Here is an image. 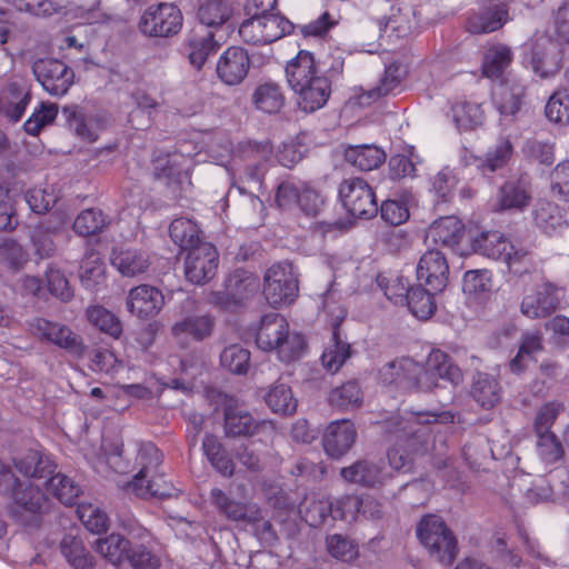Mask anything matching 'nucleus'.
Returning a JSON list of instances; mask_svg holds the SVG:
<instances>
[{"label":"nucleus","instance_id":"obj_38","mask_svg":"<svg viewBox=\"0 0 569 569\" xmlns=\"http://www.w3.org/2000/svg\"><path fill=\"white\" fill-rule=\"evenodd\" d=\"M531 200V196L526 184L520 180L505 182L497 198V204L500 210H522Z\"/></svg>","mask_w":569,"mask_h":569},{"label":"nucleus","instance_id":"obj_33","mask_svg":"<svg viewBox=\"0 0 569 569\" xmlns=\"http://www.w3.org/2000/svg\"><path fill=\"white\" fill-rule=\"evenodd\" d=\"M345 159L361 171H371L386 161V153L376 144L349 146L345 150Z\"/></svg>","mask_w":569,"mask_h":569},{"label":"nucleus","instance_id":"obj_3","mask_svg":"<svg viewBox=\"0 0 569 569\" xmlns=\"http://www.w3.org/2000/svg\"><path fill=\"white\" fill-rule=\"evenodd\" d=\"M256 345L262 351H276L283 362L299 358L305 348V339L297 332H290L287 319L277 312L261 317L256 332Z\"/></svg>","mask_w":569,"mask_h":569},{"label":"nucleus","instance_id":"obj_6","mask_svg":"<svg viewBox=\"0 0 569 569\" xmlns=\"http://www.w3.org/2000/svg\"><path fill=\"white\" fill-rule=\"evenodd\" d=\"M260 290L259 277L246 269H236L224 280L223 289L212 292L210 302L223 310H236L246 306Z\"/></svg>","mask_w":569,"mask_h":569},{"label":"nucleus","instance_id":"obj_1","mask_svg":"<svg viewBox=\"0 0 569 569\" xmlns=\"http://www.w3.org/2000/svg\"><path fill=\"white\" fill-rule=\"evenodd\" d=\"M438 415L432 411L405 412L391 416L385 422V432L396 446L389 449V467L396 471L407 472L411 469V453L419 452L427 443L428 425L436 422Z\"/></svg>","mask_w":569,"mask_h":569},{"label":"nucleus","instance_id":"obj_29","mask_svg":"<svg viewBox=\"0 0 569 569\" xmlns=\"http://www.w3.org/2000/svg\"><path fill=\"white\" fill-rule=\"evenodd\" d=\"M214 326L216 319L210 313L194 315L176 322L171 332L177 339L191 338L194 341H202L212 335Z\"/></svg>","mask_w":569,"mask_h":569},{"label":"nucleus","instance_id":"obj_21","mask_svg":"<svg viewBox=\"0 0 569 569\" xmlns=\"http://www.w3.org/2000/svg\"><path fill=\"white\" fill-rule=\"evenodd\" d=\"M422 378H428L430 382L428 386H425L427 392L438 387L439 379L449 381L452 385H459L462 381V372L446 352L433 349L429 353L426 365H423Z\"/></svg>","mask_w":569,"mask_h":569},{"label":"nucleus","instance_id":"obj_63","mask_svg":"<svg viewBox=\"0 0 569 569\" xmlns=\"http://www.w3.org/2000/svg\"><path fill=\"white\" fill-rule=\"evenodd\" d=\"M58 116V106L54 103L40 104L23 124L24 131L30 136H38L48 124L52 123Z\"/></svg>","mask_w":569,"mask_h":569},{"label":"nucleus","instance_id":"obj_50","mask_svg":"<svg viewBox=\"0 0 569 569\" xmlns=\"http://www.w3.org/2000/svg\"><path fill=\"white\" fill-rule=\"evenodd\" d=\"M512 154V144L509 140H500L492 149L488 150L486 158H476L475 166L482 172H495L505 167Z\"/></svg>","mask_w":569,"mask_h":569},{"label":"nucleus","instance_id":"obj_54","mask_svg":"<svg viewBox=\"0 0 569 569\" xmlns=\"http://www.w3.org/2000/svg\"><path fill=\"white\" fill-rule=\"evenodd\" d=\"M47 489L61 503L71 506L76 502L80 493V487L71 478L66 475L57 473L47 481Z\"/></svg>","mask_w":569,"mask_h":569},{"label":"nucleus","instance_id":"obj_13","mask_svg":"<svg viewBox=\"0 0 569 569\" xmlns=\"http://www.w3.org/2000/svg\"><path fill=\"white\" fill-rule=\"evenodd\" d=\"M181 27V11L172 3L149 7L139 22L141 32L150 37H170L178 33Z\"/></svg>","mask_w":569,"mask_h":569},{"label":"nucleus","instance_id":"obj_28","mask_svg":"<svg viewBox=\"0 0 569 569\" xmlns=\"http://www.w3.org/2000/svg\"><path fill=\"white\" fill-rule=\"evenodd\" d=\"M526 86L519 79H507L493 91V103L500 114L515 116L523 104Z\"/></svg>","mask_w":569,"mask_h":569},{"label":"nucleus","instance_id":"obj_48","mask_svg":"<svg viewBox=\"0 0 569 569\" xmlns=\"http://www.w3.org/2000/svg\"><path fill=\"white\" fill-rule=\"evenodd\" d=\"M169 234L172 241L186 251L203 243L199 238L198 226L190 219L179 218L173 220L169 227Z\"/></svg>","mask_w":569,"mask_h":569},{"label":"nucleus","instance_id":"obj_40","mask_svg":"<svg viewBox=\"0 0 569 569\" xmlns=\"http://www.w3.org/2000/svg\"><path fill=\"white\" fill-rule=\"evenodd\" d=\"M131 541L119 533H111L99 538L94 542V550L114 566L126 563Z\"/></svg>","mask_w":569,"mask_h":569},{"label":"nucleus","instance_id":"obj_5","mask_svg":"<svg viewBox=\"0 0 569 569\" xmlns=\"http://www.w3.org/2000/svg\"><path fill=\"white\" fill-rule=\"evenodd\" d=\"M162 453L152 442H142L137 455L140 470L128 483L127 490L137 497H162L167 492L161 488V476L158 468L162 463Z\"/></svg>","mask_w":569,"mask_h":569},{"label":"nucleus","instance_id":"obj_57","mask_svg":"<svg viewBox=\"0 0 569 569\" xmlns=\"http://www.w3.org/2000/svg\"><path fill=\"white\" fill-rule=\"evenodd\" d=\"M402 69L397 63H391L386 67L382 77L379 79L377 86L369 90L368 96L371 99H379L381 97L395 93L402 82Z\"/></svg>","mask_w":569,"mask_h":569},{"label":"nucleus","instance_id":"obj_20","mask_svg":"<svg viewBox=\"0 0 569 569\" xmlns=\"http://www.w3.org/2000/svg\"><path fill=\"white\" fill-rule=\"evenodd\" d=\"M340 476L347 482L373 488L382 485L390 472L383 459H360L342 468Z\"/></svg>","mask_w":569,"mask_h":569},{"label":"nucleus","instance_id":"obj_11","mask_svg":"<svg viewBox=\"0 0 569 569\" xmlns=\"http://www.w3.org/2000/svg\"><path fill=\"white\" fill-rule=\"evenodd\" d=\"M339 198L355 218L370 219L378 213L376 194L362 178L345 179L339 186Z\"/></svg>","mask_w":569,"mask_h":569},{"label":"nucleus","instance_id":"obj_56","mask_svg":"<svg viewBox=\"0 0 569 569\" xmlns=\"http://www.w3.org/2000/svg\"><path fill=\"white\" fill-rule=\"evenodd\" d=\"M328 401L332 407L348 409L359 407L362 401V392L357 381H348L332 389Z\"/></svg>","mask_w":569,"mask_h":569},{"label":"nucleus","instance_id":"obj_22","mask_svg":"<svg viewBox=\"0 0 569 569\" xmlns=\"http://www.w3.org/2000/svg\"><path fill=\"white\" fill-rule=\"evenodd\" d=\"M244 161V176L253 182H261L272 160V147L268 141H246L239 146Z\"/></svg>","mask_w":569,"mask_h":569},{"label":"nucleus","instance_id":"obj_36","mask_svg":"<svg viewBox=\"0 0 569 569\" xmlns=\"http://www.w3.org/2000/svg\"><path fill=\"white\" fill-rule=\"evenodd\" d=\"M513 54L511 49L502 43L490 46L482 59V74L487 78L499 79L506 69L512 62Z\"/></svg>","mask_w":569,"mask_h":569},{"label":"nucleus","instance_id":"obj_32","mask_svg":"<svg viewBox=\"0 0 569 569\" xmlns=\"http://www.w3.org/2000/svg\"><path fill=\"white\" fill-rule=\"evenodd\" d=\"M463 236L462 222L453 216L441 217L432 222L427 232V238L436 244L455 247Z\"/></svg>","mask_w":569,"mask_h":569},{"label":"nucleus","instance_id":"obj_27","mask_svg":"<svg viewBox=\"0 0 569 569\" xmlns=\"http://www.w3.org/2000/svg\"><path fill=\"white\" fill-rule=\"evenodd\" d=\"M211 30L200 27L194 29L186 41L187 56L190 64L200 70L208 58L219 49Z\"/></svg>","mask_w":569,"mask_h":569},{"label":"nucleus","instance_id":"obj_37","mask_svg":"<svg viewBox=\"0 0 569 569\" xmlns=\"http://www.w3.org/2000/svg\"><path fill=\"white\" fill-rule=\"evenodd\" d=\"M510 244L499 231H483L471 242L475 252L500 261H503Z\"/></svg>","mask_w":569,"mask_h":569},{"label":"nucleus","instance_id":"obj_12","mask_svg":"<svg viewBox=\"0 0 569 569\" xmlns=\"http://www.w3.org/2000/svg\"><path fill=\"white\" fill-rule=\"evenodd\" d=\"M562 298L563 289L557 283L545 280L533 292L522 298L520 312L529 319L548 318L559 309Z\"/></svg>","mask_w":569,"mask_h":569},{"label":"nucleus","instance_id":"obj_46","mask_svg":"<svg viewBox=\"0 0 569 569\" xmlns=\"http://www.w3.org/2000/svg\"><path fill=\"white\" fill-rule=\"evenodd\" d=\"M472 398L485 409L492 408L500 399L498 381L488 373H477L471 389Z\"/></svg>","mask_w":569,"mask_h":569},{"label":"nucleus","instance_id":"obj_31","mask_svg":"<svg viewBox=\"0 0 569 569\" xmlns=\"http://www.w3.org/2000/svg\"><path fill=\"white\" fill-rule=\"evenodd\" d=\"M533 220L536 226L549 236L560 233L567 227L562 208L551 201L540 200L537 202Z\"/></svg>","mask_w":569,"mask_h":569},{"label":"nucleus","instance_id":"obj_62","mask_svg":"<svg viewBox=\"0 0 569 569\" xmlns=\"http://www.w3.org/2000/svg\"><path fill=\"white\" fill-rule=\"evenodd\" d=\"M377 283L383 291L385 296L395 303L401 302L407 298V292L410 287L408 280L398 274H385L380 273L377 276Z\"/></svg>","mask_w":569,"mask_h":569},{"label":"nucleus","instance_id":"obj_7","mask_svg":"<svg viewBox=\"0 0 569 569\" xmlns=\"http://www.w3.org/2000/svg\"><path fill=\"white\" fill-rule=\"evenodd\" d=\"M423 365L401 358L386 363L379 370L380 382L391 390L401 392H426L425 386L430 382L422 378Z\"/></svg>","mask_w":569,"mask_h":569},{"label":"nucleus","instance_id":"obj_10","mask_svg":"<svg viewBox=\"0 0 569 569\" xmlns=\"http://www.w3.org/2000/svg\"><path fill=\"white\" fill-rule=\"evenodd\" d=\"M263 282L264 297L272 307L289 305L298 296V278L288 262L272 264L266 271Z\"/></svg>","mask_w":569,"mask_h":569},{"label":"nucleus","instance_id":"obj_60","mask_svg":"<svg viewBox=\"0 0 569 569\" xmlns=\"http://www.w3.org/2000/svg\"><path fill=\"white\" fill-rule=\"evenodd\" d=\"M547 118L561 124L569 123V84L550 97L545 109Z\"/></svg>","mask_w":569,"mask_h":569},{"label":"nucleus","instance_id":"obj_14","mask_svg":"<svg viewBox=\"0 0 569 569\" xmlns=\"http://www.w3.org/2000/svg\"><path fill=\"white\" fill-rule=\"evenodd\" d=\"M219 254L209 242L199 243L188 251L184 259V274L188 281L203 284L210 281L217 272Z\"/></svg>","mask_w":569,"mask_h":569},{"label":"nucleus","instance_id":"obj_43","mask_svg":"<svg viewBox=\"0 0 569 569\" xmlns=\"http://www.w3.org/2000/svg\"><path fill=\"white\" fill-rule=\"evenodd\" d=\"M11 498L16 508L32 515L40 513L47 501L41 489L30 482H20Z\"/></svg>","mask_w":569,"mask_h":569},{"label":"nucleus","instance_id":"obj_24","mask_svg":"<svg viewBox=\"0 0 569 569\" xmlns=\"http://www.w3.org/2000/svg\"><path fill=\"white\" fill-rule=\"evenodd\" d=\"M356 438L357 431L350 420L332 421L322 438L323 449L329 457L340 459L352 448Z\"/></svg>","mask_w":569,"mask_h":569},{"label":"nucleus","instance_id":"obj_25","mask_svg":"<svg viewBox=\"0 0 569 569\" xmlns=\"http://www.w3.org/2000/svg\"><path fill=\"white\" fill-rule=\"evenodd\" d=\"M61 114L68 128L79 139L87 142L97 141L103 129V120L94 114H84L77 106H66Z\"/></svg>","mask_w":569,"mask_h":569},{"label":"nucleus","instance_id":"obj_4","mask_svg":"<svg viewBox=\"0 0 569 569\" xmlns=\"http://www.w3.org/2000/svg\"><path fill=\"white\" fill-rule=\"evenodd\" d=\"M417 536L430 556L443 565H451L457 555V541L441 517L427 515L417 525Z\"/></svg>","mask_w":569,"mask_h":569},{"label":"nucleus","instance_id":"obj_58","mask_svg":"<svg viewBox=\"0 0 569 569\" xmlns=\"http://www.w3.org/2000/svg\"><path fill=\"white\" fill-rule=\"evenodd\" d=\"M250 362V352L240 345L226 347L220 355V363L232 373H247Z\"/></svg>","mask_w":569,"mask_h":569},{"label":"nucleus","instance_id":"obj_23","mask_svg":"<svg viewBox=\"0 0 569 569\" xmlns=\"http://www.w3.org/2000/svg\"><path fill=\"white\" fill-rule=\"evenodd\" d=\"M164 306L162 292L150 284L132 288L127 297V308L130 313L140 319L154 317Z\"/></svg>","mask_w":569,"mask_h":569},{"label":"nucleus","instance_id":"obj_15","mask_svg":"<svg viewBox=\"0 0 569 569\" xmlns=\"http://www.w3.org/2000/svg\"><path fill=\"white\" fill-rule=\"evenodd\" d=\"M32 70L42 88L51 96H64L73 83V70L57 59L38 60Z\"/></svg>","mask_w":569,"mask_h":569},{"label":"nucleus","instance_id":"obj_47","mask_svg":"<svg viewBox=\"0 0 569 569\" xmlns=\"http://www.w3.org/2000/svg\"><path fill=\"white\" fill-rule=\"evenodd\" d=\"M435 293L437 292L429 287H410L406 301L411 313L419 319H429L436 310Z\"/></svg>","mask_w":569,"mask_h":569},{"label":"nucleus","instance_id":"obj_44","mask_svg":"<svg viewBox=\"0 0 569 569\" xmlns=\"http://www.w3.org/2000/svg\"><path fill=\"white\" fill-rule=\"evenodd\" d=\"M350 357V345L340 338L338 325L333 327L332 338L321 356L322 366L330 372H337Z\"/></svg>","mask_w":569,"mask_h":569},{"label":"nucleus","instance_id":"obj_59","mask_svg":"<svg viewBox=\"0 0 569 569\" xmlns=\"http://www.w3.org/2000/svg\"><path fill=\"white\" fill-rule=\"evenodd\" d=\"M76 511L78 518L89 531L101 533L108 530L109 518L99 507L91 503H80Z\"/></svg>","mask_w":569,"mask_h":569},{"label":"nucleus","instance_id":"obj_16","mask_svg":"<svg viewBox=\"0 0 569 569\" xmlns=\"http://www.w3.org/2000/svg\"><path fill=\"white\" fill-rule=\"evenodd\" d=\"M509 20V10L500 0H482L477 10L469 12L466 28L473 34L490 33L501 29Z\"/></svg>","mask_w":569,"mask_h":569},{"label":"nucleus","instance_id":"obj_2","mask_svg":"<svg viewBox=\"0 0 569 569\" xmlns=\"http://www.w3.org/2000/svg\"><path fill=\"white\" fill-rule=\"evenodd\" d=\"M286 77L290 88L297 94L298 107L311 113L323 108L331 94V81L318 70L310 51L300 50L288 62Z\"/></svg>","mask_w":569,"mask_h":569},{"label":"nucleus","instance_id":"obj_35","mask_svg":"<svg viewBox=\"0 0 569 569\" xmlns=\"http://www.w3.org/2000/svg\"><path fill=\"white\" fill-rule=\"evenodd\" d=\"M271 441L272 439H266L264 437H260L258 440H251L237 450V460L248 471L252 473L261 472L266 467V455Z\"/></svg>","mask_w":569,"mask_h":569},{"label":"nucleus","instance_id":"obj_55","mask_svg":"<svg viewBox=\"0 0 569 569\" xmlns=\"http://www.w3.org/2000/svg\"><path fill=\"white\" fill-rule=\"evenodd\" d=\"M87 317L90 323L113 338H118L122 333V325L119 318L101 306L88 308Z\"/></svg>","mask_w":569,"mask_h":569},{"label":"nucleus","instance_id":"obj_49","mask_svg":"<svg viewBox=\"0 0 569 569\" xmlns=\"http://www.w3.org/2000/svg\"><path fill=\"white\" fill-rule=\"evenodd\" d=\"M79 277L82 286L89 290H93L104 277V263L101 260L99 252L89 250L83 256Z\"/></svg>","mask_w":569,"mask_h":569},{"label":"nucleus","instance_id":"obj_53","mask_svg":"<svg viewBox=\"0 0 569 569\" xmlns=\"http://www.w3.org/2000/svg\"><path fill=\"white\" fill-rule=\"evenodd\" d=\"M109 224L108 217L100 209H86L78 214L73 230L83 237L101 232Z\"/></svg>","mask_w":569,"mask_h":569},{"label":"nucleus","instance_id":"obj_42","mask_svg":"<svg viewBox=\"0 0 569 569\" xmlns=\"http://www.w3.org/2000/svg\"><path fill=\"white\" fill-rule=\"evenodd\" d=\"M60 550L68 563L74 569H92L94 559L86 549L82 540L72 535H66L60 543Z\"/></svg>","mask_w":569,"mask_h":569},{"label":"nucleus","instance_id":"obj_18","mask_svg":"<svg viewBox=\"0 0 569 569\" xmlns=\"http://www.w3.org/2000/svg\"><path fill=\"white\" fill-rule=\"evenodd\" d=\"M30 328L41 339L52 342L71 353L81 355L83 351L81 338L68 326L37 317L31 320Z\"/></svg>","mask_w":569,"mask_h":569},{"label":"nucleus","instance_id":"obj_34","mask_svg":"<svg viewBox=\"0 0 569 569\" xmlns=\"http://www.w3.org/2000/svg\"><path fill=\"white\" fill-rule=\"evenodd\" d=\"M508 270L517 277H525L540 270V261L529 248L511 243L503 261Z\"/></svg>","mask_w":569,"mask_h":569},{"label":"nucleus","instance_id":"obj_19","mask_svg":"<svg viewBox=\"0 0 569 569\" xmlns=\"http://www.w3.org/2000/svg\"><path fill=\"white\" fill-rule=\"evenodd\" d=\"M417 278L426 287L441 292L448 284L449 264L446 256L436 249L426 251L417 266Z\"/></svg>","mask_w":569,"mask_h":569},{"label":"nucleus","instance_id":"obj_52","mask_svg":"<svg viewBox=\"0 0 569 569\" xmlns=\"http://www.w3.org/2000/svg\"><path fill=\"white\" fill-rule=\"evenodd\" d=\"M266 403L274 413L292 415L298 402L291 388L284 383H279L273 386L266 395Z\"/></svg>","mask_w":569,"mask_h":569},{"label":"nucleus","instance_id":"obj_51","mask_svg":"<svg viewBox=\"0 0 569 569\" xmlns=\"http://www.w3.org/2000/svg\"><path fill=\"white\" fill-rule=\"evenodd\" d=\"M549 44L545 51H540V44L533 49L531 57L532 70L540 78H549L559 70V61L556 53L557 47L550 40H546Z\"/></svg>","mask_w":569,"mask_h":569},{"label":"nucleus","instance_id":"obj_39","mask_svg":"<svg viewBox=\"0 0 569 569\" xmlns=\"http://www.w3.org/2000/svg\"><path fill=\"white\" fill-rule=\"evenodd\" d=\"M111 262L126 277H136L144 273L150 266L148 254L137 249L113 252Z\"/></svg>","mask_w":569,"mask_h":569},{"label":"nucleus","instance_id":"obj_9","mask_svg":"<svg viewBox=\"0 0 569 569\" xmlns=\"http://www.w3.org/2000/svg\"><path fill=\"white\" fill-rule=\"evenodd\" d=\"M223 430L229 438L259 436L273 439L276 435L272 421L257 420L247 409L232 402L223 409Z\"/></svg>","mask_w":569,"mask_h":569},{"label":"nucleus","instance_id":"obj_45","mask_svg":"<svg viewBox=\"0 0 569 569\" xmlns=\"http://www.w3.org/2000/svg\"><path fill=\"white\" fill-rule=\"evenodd\" d=\"M232 8L229 0H204L198 9V19L202 26L217 28L231 17Z\"/></svg>","mask_w":569,"mask_h":569},{"label":"nucleus","instance_id":"obj_41","mask_svg":"<svg viewBox=\"0 0 569 569\" xmlns=\"http://www.w3.org/2000/svg\"><path fill=\"white\" fill-rule=\"evenodd\" d=\"M53 460L38 451H29L16 461V468L26 477L42 479L53 476L56 470Z\"/></svg>","mask_w":569,"mask_h":569},{"label":"nucleus","instance_id":"obj_30","mask_svg":"<svg viewBox=\"0 0 569 569\" xmlns=\"http://www.w3.org/2000/svg\"><path fill=\"white\" fill-rule=\"evenodd\" d=\"M251 102L257 110L276 114L284 107L286 97L282 87L278 82L268 80L256 87L251 96Z\"/></svg>","mask_w":569,"mask_h":569},{"label":"nucleus","instance_id":"obj_26","mask_svg":"<svg viewBox=\"0 0 569 569\" xmlns=\"http://www.w3.org/2000/svg\"><path fill=\"white\" fill-rule=\"evenodd\" d=\"M210 501L218 513L231 521H244L258 519V506L230 498L222 489L212 488Z\"/></svg>","mask_w":569,"mask_h":569},{"label":"nucleus","instance_id":"obj_17","mask_svg":"<svg viewBox=\"0 0 569 569\" xmlns=\"http://www.w3.org/2000/svg\"><path fill=\"white\" fill-rule=\"evenodd\" d=\"M250 64L248 51L242 47L232 46L218 58L216 73L226 86H238L247 78Z\"/></svg>","mask_w":569,"mask_h":569},{"label":"nucleus","instance_id":"obj_64","mask_svg":"<svg viewBox=\"0 0 569 569\" xmlns=\"http://www.w3.org/2000/svg\"><path fill=\"white\" fill-rule=\"evenodd\" d=\"M128 563L133 569H158L160 566L159 558L143 543H132L129 548Z\"/></svg>","mask_w":569,"mask_h":569},{"label":"nucleus","instance_id":"obj_8","mask_svg":"<svg viewBox=\"0 0 569 569\" xmlns=\"http://www.w3.org/2000/svg\"><path fill=\"white\" fill-rule=\"evenodd\" d=\"M293 30V23L279 13L251 16L239 27L241 39L251 44L262 46L274 42Z\"/></svg>","mask_w":569,"mask_h":569},{"label":"nucleus","instance_id":"obj_61","mask_svg":"<svg viewBox=\"0 0 569 569\" xmlns=\"http://www.w3.org/2000/svg\"><path fill=\"white\" fill-rule=\"evenodd\" d=\"M30 101L28 93H22L17 88L10 89V98L0 99V113L7 117L11 122H18Z\"/></svg>","mask_w":569,"mask_h":569}]
</instances>
